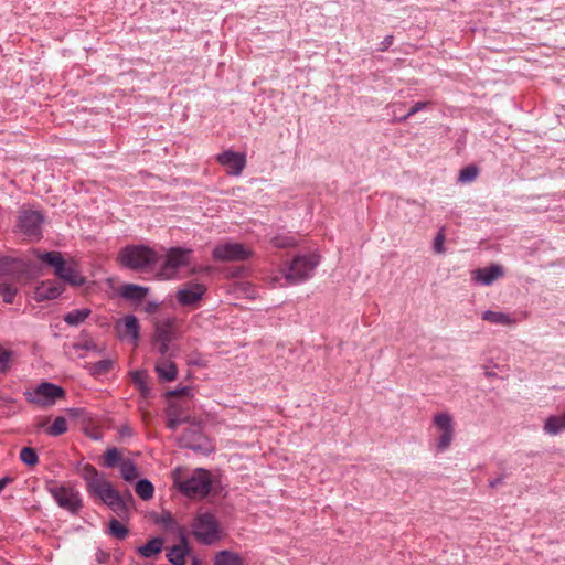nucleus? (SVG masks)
<instances>
[{"label":"nucleus","mask_w":565,"mask_h":565,"mask_svg":"<svg viewBox=\"0 0 565 565\" xmlns=\"http://www.w3.org/2000/svg\"><path fill=\"white\" fill-rule=\"evenodd\" d=\"M38 258L54 268V274L66 284L81 287L86 279L77 269L75 262H66L60 252H46L38 254Z\"/></svg>","instance_id":"7ed1b4c3"},{"label":"nucleus","mask_w":565,"mask_h":565,"mask_svg":"<svg viewBox=\"0 0 565 565\" xmlns=\"http://www.w3.org/2000/svg\"><path fill=\"white\" fill-rule=\"evenodd\" d=\"M191 565H200V562L198 559H193Z\"/></svg>","instance_id":"5fc2aeb1"},{"label":"nucleus","mask_w":565,"mask_h":565,"mask_svg":"<svg viewBox=\"0 0 565 565\" xmlns=\"http://www.w3.org/2000/svg\"><path fill=\"white\" fill-rule=\"evenodd\" d=\"M478 173H479V170L477 167L468 166L460 171L458 180L461 183H468V182L473 181L478 177Z\"/></svg>","instance_id":"c9c22d12"},{"label":"nucleus","mask_w":565,"mask_h":565,"mask_svg":"<svg viewBox=\"0 0 565 565\" xmlns=\"http://www.w3.org/2000/svg\"><path fill=\"white\" fill-rule=\"evenodd\" d=\"M214 565H244V562L239 554L224 550L215 555Z\"/></svg>","instance_id":"a878e982"},{"label":"nucleus","mask_w":565,"mask_h":565,"mask_svg":"<svg viewBox=\"0 0 565 565\" xmlns=\"http://www.w3.org/2000/svg\"><path fill=\"white\" fill-rule=\"evenodd\" d=\"M180 443L183 447L195 451H207L210 449V444L201 433V427L199 425H194L186 429L180 437Z\"/></svg>","instance_id":"4468645a"},{"label":"nucleus","mask_w":565,"mask_h":565,"mask_svg":"<svg viewBox=\"0 0 565 565\" xmlns=\"http://www.w3.org/2000/svg\"><path fill=\"white\" fill-rule=\"evenodd\" d=\"M189 552L188 543L185 537L182 535L181 541L178 545L172 546L167 552V558L173 565H184L185 564V555Z\"/></svg>","instance_id":"412c9836"},{"label":"nucleus","mask_w":565,"mask_h":565,"mask_svg":"<svg viewBox=\"0 0 565 565\" xmlns=\"http://www.w3.org/2000/svg\"><path fill=\"white\" fill-rule=\"evenodd\" d=\"M319 264L316 255H298L290 263L284 274V279L288 285H297L310 278Z\"/></svg>","instance_id":"0eeeda50"},{"label":"nucleus","mask_w":565,"mask_h":565,"mask_svg":"<svg viewBox=\"0 0 565 565\" xmlns=\"http://www.w3.org/2000/svg\"><path fill=\"white\" fill-rule=\"evenodd\" d=\"M96 561L100 564L106 563L109 559V554L103 550H97L95 553Z\"/></svg>","instance_id":"79ce46f5"},{"label":"nucleus","mask_w":565,"mask_h":565,"mask_svg":"<svg viewBox=\"0 0 565 565\" xmlns=\"http://www.w3.org/2000/svg\"><path fill=\"white\" fill-rule=\"evenodd\" d=\"M122 460L121 454L117 448H108L104 455V465L106 467H119Z\"/></svg>","instance_id":"7c9ffc66"},{"label":"nucleus","mask_w":565,"mask_h":565,"mask_svg":"<svg viewBox=\"0 0 565 565\" xmlns=\"http://www.w3.org/2000/svg\"><path fill=\"white\" fill-rule=\"evenodd\" d=\"M131 379L132 382L139 386L140 384L146 382V372L140 370L134 371L131 373Z\"/></svg>","instance_id":"58836bf2"},{"label":"nucleus","mask_w":565,"mask_h":565,"mask_svg":"<svg viewBox=\"0 0 565 565\" xmlns=\"http://www.w3.org/2000/svg\"><path fill=\"white\" fill-rule=\"evenodd\" d=\"M173 332H174V320L173 319L159 320L156 323L154 340H163L166 342H171L173 339Z\"/></svg>","instance_id":"4be33fe9"},{"label":"nucleus","mask_w":565,"mask_h":565,"mask_svg":"<svg viewBox=\"0 0 565 565\" xmlns=\"http://www.w3.org/2000/svg\"><path fill=\"white\" fill-rule=\"evenodd\" d=\"M109 533L119 540H122L128 534V529L116 519L109 521Z\"/></svg>","instance_id":"f704fd0d"},{"label":"nucleus","mask_w":565,"mask_h":565,"mask_svg":"<svg viewBox=\"0 0 565 565\" xmlns=\"http://www.w3.org/2000/svg\"><path fill=\"white\" fill-rule=\"evenodd\" d=\"M502 481H503V478H497V479H493V480L489 481V486H490L491 488H495V487H498L499 484H501V483H502Z\"/></svg>","instance_id":"8fccbe9b"},{"label":"nucleus","mask_w":565,"mask_h":565,"mask_svg":"<svg viewBox=\"0 0 565 565\" xmlns=\"http://www.w3.org/2000/svg\"><path fill=\"white\" fill-rule=\"evenodd\" d=\"M135 491L142 500H149L153 497L154 488L149 480L141 479L136 483Z\"/></svg>","instance_id":"c756f323"},{"label":"nucleus","mask_w":565,"mask_h":565,"mask_svg":"<svg viewBox=\"0 0 565 565\" xmlns=\"http://www.w3.org/2000/svg\"><path fill=\"white\" fill-rule=\"evenodd\" d=\"M543 430L551 436L565 431V413L563 415L548 416L544 423Z\"/></svg>","instance_id":"5701e85b"},{"label":"nucleus","mask_w":565,"mask_h":565,"mask_svg":"<svg viewBox=\"0 0 565 565\" xmlns=\"http://www.w3.org/2000/svg\"><path fill=\"white\" fill-rule=\"evenodd\" d=\"M158 343V352L164 358V355L169 351L170 342H166L163 340H154Z\"/></svg>","instance_id":"a19ab883"},{"label":"nucleus","mask_w":565,"mask_h":565,"mask_svg":"<svg viewBox=\"0 0 565 565\" xmlns=\"http://www.w3.org/2000/svg\"><path fill=\"white\" fill-rule=\"evenodd\" d=\"M216 159L226 168L228 174L235 177L239 175L246 166L245 154L232 150L220 153Z\"/></svg>","instance_id":"2eb2a0df"},{"label":"nucleus","mask_w":565,"mask_h":565,"mask_svg":"<svg viewBox=\"0 0 565 565\" xmlns=\"http://www.w3.org/2000/svg\"><path fill=\"white\" fill-rule=\"evenodd\" d=\"M445 231L444 228H440L438 234L436 235L434 243H433V249L436 254H443L445 253Z\"/></svg>","instance_id":"4c0bfd02"},{"label":"nucleus","mask_w":565,"mask_h":565,"mask_svg":"<svg viewBox=\"0 0 565 565\" xmlns=\"http://www.w3.org/2000/svg\"><path fill=\"white\" fill-rule=\"evenodd\" d=\"M205 291L203 284L190 282L178 291L177 299L183 306H194L202 299Z\"/></svg>","instance_id":"dca6fc26"},{"label":"nucleus","mask_w":565,"mask_h":565,"mask_svg":"<svg viewBox=\"0 0 565 565\" xmlns=\"http://www.w3.org/2000/svg\"><path fill=\"white\" fill-rule=\"evenodd\" d=\"M20 460L26 466H35L39 461L36 451L31 447H24L20 451Z\"/></svg>","instance_id":"473e14b6"},{"label":"nucleus","mask_w":565,"mask_h":565,"mask_svg":"<svg viewBox=\"0 0 565 565\" xmlns=\"http://www.w3.org/2000/svg\"><path fill=\"white\" fill-rule=\"evenodd\" d=\"M84 348L88 350V349H94L95 345L93 342H87V343H85Z\"/></svg>","instance_id":"864d4df0"},{"label":"nucleus","mask_w":565,"mask_h":565,"mask_svg":"<svg viewBox=\"0 0 565 565\" xmlns=\"http://www.w3.org/2000/svg\"><path fill=\"white\" fill-rule=\"evenodd\" d=\"M113 365H114V362L110 359L100 360V361L92 364V366L89 369L90 374L94 376L104 375L111 370Z\"/></svg>","instance_id":"2f4dec72"},{"label":"nucleus","mask_w":565,"mask_h":565,"mask_svg":"<svg viewBox=\"0 0 565 565\" xmlns=\"http://www.w3.org/2000/svg\"><path fill=\"white\" fill-rule=\"evenodd\" d=\"M118 260L129 269L143 270L156 264L159 260V255L150 247L130 245L120 250Z\"/></svg>","instance_id":"20e7f679"},{"label":"nucleus","mask_w":565,"mask_h":565,"mask_svg":"<svg viewBox=\"0 0 565 565\" xmlns=\"http://www.w3.org/2000/svg\"><path fill=\"white\" fill-rule=\"evenodd\" d=\"M163 548V540L161 537H153L149 540L145 545L138 547V553L145 557L150 558L159 553Z\"/></svg>","instance_id":"393cba45"},{"label":"nucleus","mask_w":565,"mask_h":565,"mask_svg":"<svg viewBox=\"0 0 565 565\" xmlns=\"http://www.w3.org/2000/svg\"><path fill=\"white\" fill-rule=\"evenodd\" d=\"M139 391L145 397H148L150 394V387L147 385V383H142L138 386Z\"/></svg>","instance_id":"49530a36"},{"label":"nucleus","mask_w":565,"mask_h":565,"mask_svg":"<svg viewBox=\"0 0 565 565\" xmlns=\"http://www.w3.org/2000/svg\"><path fill=\"white\" fill-rule=\"evenodd\" d=\"M10 353L0 349V371H4L8 367Z\"/></svg>","instance_id":"ea45409f"},{"label":"nucleus","mask_w":565,"mask_h":565,"mask_svg":"<svg viewBox=\"0 0 565 565\" xmlns=\"http://www.w3.org/2000/svg\"><path fill=\"white\" fill-rule=\"evenodd\" d=\"M17 264H18V260H15V259H7L1 264L0 268H1V270H6L7 267H15Z\"/></svg>","instance_id":"a18cd8bd"},{"label":"nucleus","mask_w":565,"mask_h":565,"mask_svg":"<svg viewBox=\"0 0 565 565\" xmlns=\"http://www.w3.org/2000/svg\"><path fill=\"white\" fill-rule=\"evenodd\" d=\"M252 252L239 243L225 242L213 249V257L221 262H238L249 258Z\"/></svg>","instance_id":"9b49d317"},{"label":"nucleus","mask_w":565,"mask_h":565,"mask_svg":"<svg viewBox=\"0 0 565 565\" xmlns=\"http://www.w3.org/2000/svg\"><path fill=\"white\" fill-rule=\"evenodd\" d=\"M64 291L63 286L55 280H45L40 282L34 290L36 301L56 299Z\"/></svg>","instance_id":"a211bd4d"},{"label":"nucleus","mask_w":565,"mask_h":565,"mask_svg":"<svg viewBox=\"0 0 565 565\" xmlns=\"http://www.w3.org/2000/svg\"><path fill=\"white\" fill-rule=\"evenodd\" d=\"M162 523L164 524L166 527L170 529L174 522H173L172 516L170 514H168L167 516L162 518Z\"/></svg>","instance_id":"de8ad7c7"},{"label":"nucleus","mask_w":565,"mask_h":565,"mask_svg":"<svg viewBox=\"0 0 565 565\" xmlns=\"http://www.w3.org/2000/svg\"><path fill=\"white\" fill-rule=\"evenodd\" d=\"M180 469H175L173 473L174 484L179 490L191 499L205 498L212 487L211 473L202 468L195 469L189 477L181 480L179 477Z\"/></svg>","instance_id":"f03ea898"},{"label":"nucleus","mask_w":565,"mask_h":565,"mask_svg":"<svg viewBox=\"0 0 565 565\" xmlns=\"http://www.w3.org/2000/svg\"><path fill=\"white\" fill-rule=\"evenodd\" d=\"M184 420L179 418V417H174V418H170L169 419V423H168V427L172 430L177 429L179 425H181Z\"/></svg>","instance_id":"c03bdc74"},{"label":"nucleus","mask_w":565,"mask_h":565,"mask_svg":"<svg viewBox=\"0 0 565 565\" xmlns=\"http://www.w3.org/2000/svg\"><path fill=\"white\" fill-rule=\"evenodd\" d=\"M47 491L60 508L72 514L77 513L83 505L79 492L72 486L52 483Z\"/></svg>","instance_id":"1a4fd4ad"},{"label":"nucleus","mask_w":565,"mask_h":565,"mask_svg":"<svg viewBox=\"0 0 565 565\" xmlns=\"http://www.w3.org/2000/svg\"><path fill=\"white\" fill-rule=\"evenodd\" d=\"M18 288L15 285L8 282L7 280H0V296L6 303H12L14 301Z\"/></svg>","instance_id":"c85d7f7f"},{"label":"nucleus","mask_w":565,"mask_h":565,"mask_svg":"<svg viewBox=\"0 0 565 565\" xmlns=\"http://www.w3.org/2000/svg\"><path fill=\"white\" fill-rule=\"evenodd\" d=\"M11 482V478L3 477L0 479V492L7 487L8 483Z\"/></svg>","instance_id":"09e8293b"},{"label":"nucleus","mask_w":565,"mask_h":565,"mask_svg":"<svg viewBox=\"0 0 565 565\" xmlns=\"http://www.w3.org/2000/svg\"><path fill=\"white\" fill-rule=\"evenodd\" d=\"M280 279H281V278L274 277V279H273V280H274V282L276 284V282H279V280H280Z\"/></svg>","instance_id":"6e6d98bb"},{"label":"nucleus","mask_w":565,"mask_h":565,"mask_svg":"<svg viewBox=\"0 0 565 565\" xmlns=\"http://www.w3.org/2000/svg\"><path fill=\"white\" fill-rule=\"evenodd\" d=\"M431 429L436 435L434 448L437 454L445 452L455 438L454 417L448 412H439L434 414L431 418Z\"/></svg>","instance_id":"423d86ee"},{"label":"nucleus","mask_w":565,"mask_h":565,"mask_svg":"<svg viewBox=\"0 0 565 565\" xmlns=\"http://www.w3.org/2000/svg\"><path fill=\"white\" fill-rule=\"evenodd\" d=\"M422 106V103H417L415 107L412 108V110L409 111V114H413L414 111H417Z\"/></svg>","instance_id":"603ef678"},{"label":"nucleus","mask_w":565,"mask_h":565,"mask_svg":"<svg viewBox=\"0 0 565 565\" xmlns=\"http://www.w3.org/2000/svg\"><path fill=\"white\" fill-rule=\"evenodd\" d=\"M158 377L163 382H171L177 379L178 367L173 361L167 358H161L154 366Z\"/></svg>","instance_id":"6ab92c4d"},{"label":"nucleus","mask_w":565,"mask_h":565,"mask_svg":"<svg viewBox=\"0 0 565 565\" xmlns=\"http://www.w3.org/2000/svg\"><path fill=\"white\" fill-rule=\"evenodd\" d=\"M392 40H393V38H392V36H386V38H385V40H384V41H383V43H382V44H383V46H384V49L392 44Z\"/></svg>","instance_id":"3c124183"},{"label":"nucleus","mask_w":565,"mask_h":565,"mask_svg":"<svg viewBox=\"0 0 565 565\" xmlns=\"http://www.w3.org/2000/svg\"><path fill=\"white\" fill-rule=\"evenodd\" d=\"M120 475L124 480L132 481L138 477V470L135 462L130 459H125L119 466Z\"/></svg>","instance_id":"cd10ccee"},{"label":"nucleus","mask_w":565,"mask_h":565,"mask_svg":"<svg viewBox=\"0 0 565 565\" xmlns=\"http://www.w3.org/2000/svg\"><path fill=\"white\" fill-rule=\"evenodd\" d=\"M191 390L189 387H182L180 390H173L168 393L170 396L189 395Z\"/></svg>","instance_id":"37998d69"},{"label":"nucleus","mask_w":565,"mask_h":565,"mask_svg":"<svg viewBox=\"0 0 565 565\" xmlns=\"http://www.w3.org/2000/svg\"><path fill=\"white\" fill-rule=\"evenodd\" d=\"M115 329L120 340H130L135 345L138 343L140 326L135 316H125L116 322Z\"/></svg>","instance_id":"ddd939ff"},{"label":"nucleus","mask_w":565,"mask_h":565,"mask_svg":"<svg viewBox=\"0 0 565 565\" xmlns=\"http://www.w3.org/2000/svg\"><path fill=\"white\" fill-rule=\"evenodd\" d=\"M89 315H90V310L88 308L75 309V310L67 312L64 316L63 320L68 326L76 327V326L81 324L82 322H84L88 318Z\"/></svg>","instance_id":"bb28decb"},{"label":"nucleus","mask_w":565,"mask_h":565,"mask_svg":"<svg viewBox=\"0 0 565 565\" xmlns=\"http://www.w3.org/2000/svg\"><path fill=\"white\" fill-rule=\"evenodd\" d=\"M67 430V422L64 417L58 416L54 419L53 424L49 427L47 434L50 436H60Z\"/></svg>","instance_id":"72a5a7b5"},{"label":"nucleus","mask_w":565,"mask_h":565,"mask_svg":"<svg viewBox=\"0 0 565 565\" xmlns=\"http://www.w3.org/2000/svg\"><path fill=\"white\" fill-rule=\"evenodd\" d=\"M81 477L86 482V490L90 495L98 498L104 504L109 507L117 515L124 516L128 512L122 495L113 487L104 475L97 469L86 463L79 471Z\"/></svg>","instance_id":"f257e3e1"},{"label":"nucleus","mask_w":565,"mask_h":565,"mask_svg":"<svg viewBox=\"0 0 565 565\" xmlns=\"http://www.w3.org/2000/svg\"><path fill=\"white\" fill-rule=\"evenodd\" d=\"M43 216L38 211L23 210L19 214V227L29 237L40 238Z\"/></svg>","instance_id":"f8f14e48"},{"label":"nucleus","mask_w":565,"mask_h":565,"mask_svg":"<svg viewBox=\"0 0 565 565\" xmlns=\"http://www.w3.org/2000/svg\"><path fill=\"white\" fill-rule=\"evenodd\" d=\"M149 292L148 287L135 285V284H127L121 287L120 295L125 299L128 300H136L140 301L142 300Z\"/></svg>","instance_id":"b1692460"},{"label":"nucleus","mask_w":565,"mask_h":565,"mask_svg":"<svg viewBox=\"0 0 565 565\" xmlns=\"http://www.w3.org/2000/svg\"><path fill=\"white\" fill-rule=\"evenodd\" d=\"M192 534L202 544L212 545L222 537L218 521L210 512L196 514L191 524Z\"/></svg>","instance_id":"39448f33"},{"label":"nucleus","mask_w":565,"mask_h":565,"mask_svg":"<svg viewBox=\"0 0 565 565\" xmlns=\"http://www.w3.org/2000/svg\"><path fill=\"white\" fill-rule=\"evenodd\" d=\"M271 243L277 248H288L296 245V239L291 236H276Z\"/></svg>","instance_id":"e433bc0d"},{"label":"nucleus","mask_w":565,"mask_h":565,"mask_svg":"<svg viewBox=\"0 0 565 565\" xmlns=\"http://www.w3.org/2000/svg\"><path fill=\"white\" fill-rule=\"evenodd\" d=\"M482 319L497 326H513L519 322V319L502 311L486 310L482 312Z\"/></svg>","instance_id":"aec40b11"},{"label":"nucleus","mask_w":565,"mask_h":565,"mask_svg":"<svg viewBox=\"0 0 565 565\" xmlns=\"http://www.w3.org/2000/svg\"><path fill=\"white\" fill-rule=\"evenodd\" d=\"M64 396L65 392L61 386L50 382H42L32 392L28 393V401L40 407L47 408Z\"/></svg>","instance_id":"9d476101"},{"label":"nucleus","mask_w":565,"mask_h":565,"mask_svg":"<svg viewBox=\"0 0 565 565\" xmlns=\"http://www.w3.org/2000/svg\"><path fill=\"white\" fill-rule=\"evenodd\" d=\"M191 249L180 247L170 248L167 252L166 259L157 271L156 276L161 280H171L177 278L179 270L190 263Z\"/></svg>","instance_id":"6e6552de"},{"label":"nucleus","mask_w":565,"mask_h":565,"mask_svg":"<svg viewBox=\"0 0 565 565\" xmlns=\"http://www.w3.org/2000/svg\"><path fill=\"white\" fill-rule=\"evenodd\" d=\"M504 275L503 267L493 264L489 267L478 268L472 273V279L475 282L481 286H490L495 280L502 278Z\"/></svg>","instance_id":"f3484780"}]
</instances>
